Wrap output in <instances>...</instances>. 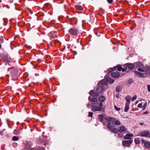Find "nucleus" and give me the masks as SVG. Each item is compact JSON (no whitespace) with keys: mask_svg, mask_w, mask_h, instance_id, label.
<instances>
[{"mask_svg":"<svg viewBox=\"0 0 150 150\" xmlns=\"http://www.w3.org/2000/svg\"><path fill=\"white\" fill-rule=\"evenodd\" d=\"M12 69V70L11 71L10 75L11 77V80L12 81H15L18 79L19 76V71L18 68L16 67H11L8 68V71Z\"/></svg>","mask_w":150,"mask_h":150,"instance_id":"f257e3e1","label":"nucleus"},{"mask_svg":"<svg viewBox=\"0 0 150 150\" xmlns=\"http://www.w3.org/2000/svg\"><path fill=\"white\" fill-rule=\"evenodd\" d=\"M107 127L110 131L115 134H117V132H126L127 131V129L124 126H121L120 127V129H117L116 127H112L110 123L107 124Z\"/></svg>","mask_w":150,"mask_h":150,"instance_id":"f03ea898","label":"nucleus"},{"mask_svg":"<svg viewBox=\"0 0 150 150\" xmlns=\"http://www.w3.org/2000/svg\"><path fill=\"white\" fill-rule=\"evenodd\" d=\"M105 100V97L103 96H101L98 98V100L100 103H98V105H99V107L96 106H93V108L91 109L92 111L93 112L100 111H101L103 106V104L102 102H103Z\"/></svg>","mask_w":150,"mask_h":150,"instance_id":"7ed1b4c3","label":"nucleus"},{"mask_svg":"<svg viewBox=\"0 0 150 150\" xmlns=\"http://www.w3.org/2000/svg\"><path fill=\"white\" fill-rule=\"evenodd\" d=\"M104 119L106 120V123H110L112 127H115L116 125H120V121L118 120H116L115 118L108 117L105 118Z\"/></svg>","mask_w":150,"mask_h":150,"instance_id":"20e7f679","label":"nucleus"},{"mask_svg":"<svg viewBox=\"0 0 150 150\" xmlns=\"http://www.w3.org/2000/svg\"><path fill=\"white\" fill-rule=\"evenodd\" d=\"M88 100L89 101L92 102V103H89L87 105V106L88 108H90L93 106H96L95 105H98V100L96 98L91 97L89 96L88 98Z\"/></svg>","mask_w":150,"mask_h":150,"instance_id":"39448f33","label":"nucleus"},{"mask_svg":"<svg viewBox=\"0 0 150 150\" xmlns=\"http://www.w3.org/2000/svg\"><path fill=\"white\" fill-rule=\"evenodd\" d=\"M105 79L106 81L102 80L100 81V84L101 85L105 86L107 85V82H109V83L111 84L113 83L115 81L114 80L112 79L109 76H108V74L105 76Z\"/></svg>","mask_w":150,"mask_h":150,"instance_id":"423d86ee","label":"nucleus"},{"mask_svg":"<svg viewBox=\"0 0 150 150\" xmlns=\"http://www.w3.org/2000/svg\"><path fill=\"white\" fill-rule=\"evenodd\" d=\"M8 56L9 55L8 54H7L5 55H2L0 56L1 58V60L5 63L6 65L8 64L9 62Z\"/></svg>","mask_w":150,"mask_h":150,"instance_id":"0eeeda50","label":"nucleus"},{"mask_svg":"<svg viewBox=\"0 0 150 150\" xmlns=\"http://www.w3.org/2000/svg\"><path fill=\"white\" fill-rule=\"evenodd\" d=\"M139 136L150 138V132L148 130H143L140 132Z\"/></svg>","mask_w":150,"mask_h":150,"instance_id":"6e6552de","label":"nucleus"},{"mask_svg":"<svg viewBox=\"0 0 150 150\" xmlns=\"http://www.w3.org/2000/svg\"><path fill=\"white\" fill-rule=\"evenodd\" d=\"M133 142V140H123L122 141V145L123 146L129 147Z\"/></svg>","mask_w":150,"mask_h":150,"instance_id":"1a4fd4ad","label":"nucleus"},{"mask_svg":"<svg viewBox=\"0 0 150 150\" xmlns=\"http://www.w3.org/2000/svg\"><path fill=\"white\" fill-rule=\"evenodd\" d=\"M122 66V65H117L116 66L114 67V68L115 69V70L117 69L118 71H122V72H124L126 71L127 68L125 67L123 68Z\"/></svg>","mask_w":150,"mask_h":150,"instance_id":"9d476101","label":"nucleus"},{"mask_svg":"<svg viewBox=\"0 0 150 150\" xmlns=\"http://www.w3.org/2000/svg\"><path fill=\"white\" fill-rule=\"evenodd\" d=\"M122 66L124 67H125V68H127V69L128 68L129 70H132L135 67L133 64L130 63H128L125 64L123 65H122Z\"/></svg>","mask_w":150,"mask_h":150,"instance_id":"9b49d317","label":"nucleus"},{"mask_svg":"<svg viewBox=\"0 0 150 150\" xmlns=\"http://www.w3.org/2000/svg\"><path fill=\"white\" fill-rule=\"evenodd\" d=\"M78 32V30L74 27L71 28L69 30V33L71 35H76Z\"/></svg>","mask_w":150,"mask_h":150,"instance_id":"f8f14e48","label":"nucleus"},{"mask_svg":"<svg viewBox=\"0 0 150 150\" xmlns=\"http://www.w3.org/2000/svg\"><path fill=\"white\" fill-rule=\"evenodd\" d=\"M142 143L144 144V147L147 149L150 148V142L146 141L143 139L141 140Z\"/></svg>","mask_w":150,"mask_h":150,"instance_id":"ddd939ff","label":"nucleus"},{"mask_svg":"<svg viewBox=\"0 0 150 150\" xmlns=\"http://www.w3.org/2000/svg\"><path fill=\"white\" fill-rule=\"evenodd\" d=\"M89 94L91 96L93 97H97L99 96L98 93L96 92V91L95 92L93 90L90 91Z\"/></svg>","mask_w":150,"mask_h":150,"instance_id":"4468645a","label":"nucleus"},{"mask_svg":"<svg viewBox=\"0 0 150 150\" xmlns=\"http://www.w3.org/2000/svg\"><path fill=\"white\" fill-rule=\"evenodd\" d=\"M104 86L101 85V86H100L97 87L96 91L99 95V94L103 92V90L104 89Z\"/></svg>","mask_w":150,"mask_h":150,"instance_id":"2eb2a0df","label":"nucleus"},{"mask_svg":"<svg viewBox=\"0 0 150 150\" xmlns=\"http://www.w3.org/2000/svg\"><path fill=\"white\" fill-rule=\"evenodd\" d=\"M133 135L131 134L127 133L124 136V139H129V140H132L131 137H133Z\"/></svg>","mask_w":150,"mask_h":150,"instance_id":"dca6fc26","label":"nucleus"},{"mask_svg":"<svg viewBox=\"0 0 150 150\" xmlns=\"http://www.w3.org/2000/svg\"><path fill=\"white\" fill-rule=\"evenodd\" d=\"M134 72L135 75L136 76H139V77L143 78L145 77V76H144V74L142 73L137 71H134Z\"/></svg>","mask_w":150,"mask_h":150,"instance_id":"f3484780","label":"nucleus"},{"mask_svg":"<svg viewBox=\"0 0 150 150\" xmlns=\"http://www.w3.org/2000/svg\"><path fill=\"white\" fill-rule=\"evenodd\" d=\"M120 75L118 72H112L111 73V76L113 78L118 77Z\"/></svg>","mask_w":150,"mask_h":150,"instance_id":"a211bd4d","label":"nucleus"},{"mask_svg":"<svg viewBox=\"0 0 150 150\" xmlns=\"http://www.w3.org/2000/svg\"><path fill=\"white\" fill-rule=\"evenodd\" d=\"M50 139H48L47 138H45L43 140L42 143L43 145L45 146L49 142Z\"/></svg>","mask_w":150,"mask_h":150,"instance_id":"6ab92c4d","label":"nucleus"},{"mask_svg":"<svg viewBox=\"0 0 150 150\" xmlns=\"http://www.w3.org/2000/svg\"><path fill=\"white\" fill-rule=\"evenodd\" d=\"M24 146L25 148L28 149H30L31 147V144L27 141L25 142L24 144Z\"/></svg>","mask_w":150,"mask_h":150,"instance_id":"aec40b11","label":"nucleus"},{"mask_svg":"<svg viewBox=\"0 0 150 150\" xmlns=\"http://www.w3.org/2000/svg\"><path fill=\"white\" fill-rule=\"evenodd\" d=\"M74 7L76 10L79 11H82L83 9V7L79 5H75Z\"/></svg>","mask_w":150,"mask_h":150,"instance_id":"412c9836","label":"nucleus"},{"mask_svg":"<svg viewBox=\"0 0 150 150\" xmlns=\"http://www.w3.org/2000/svg\"><path fill=\"white\" fill-rule=\"evenodd\" d=\"M122 88V86L121 85H120L117 86L116 88L115 91H116L118 93L119 92H121Z\"/></svg>","mask_w":150,"mask_h":150,"instance_id":"4be33fe9","label":"nucleus"},{"mask_svg":"<svg viewBox=\"0 0 150 150\" xmlns=\"http://www.w3.org/2000/svg\"><path fill=\"white\" fill-rule=\"evenodd\" d=\"M137 63L136 65V68L138 67L142 68L144 67V65L142 64L141 62H136Z\"/></svg>","mask_w":150,"mask_h":150,"instance_id":"5701e85b","label":"nucleus"},{"mask_svg":"<svg viewBox=\"0 0 150 150\" xmlns=\"http://www.w3.org/2000/svg\"><path fill=\"white\" fill-rule=\"evenodd\" d=\"M104 116L103 114H100L98 116V119L101 122H102L103 120Z\"/></svg>","mask_w":150,"mask_h":150,"instance_id":"b1692460","label":"nucleus"},{"mask_svg":"<svg viewBox=\"0 0 150 150\" xmlns=\"http://www.w3.org/2000/svg\"><path fill=\"white\" fill-rule=\"evenodd\" d=\"M134 141L135 143L137 144H139L140 143V141L139 138H135L134 139Z\"/></svg>","mask_w":150,"mask_h":150,"instance_id":"393cba45","label":"nucleus"},{"mask_svg":"<svg viewBox=\"0 0 150 150\" xmlns=\"http://www.w3.org/2000/svg\"><path fill=\"white\" fill-rule=\"evenodd\" d=\"M129 109V105H128L127 104H125V106L124 108V111L127 112Z\"/></svg>","mask_w":150,"mask_h":150,"instance_id":"a878e982","label":"nucleus"},{"mask_svg":"<svg viewBox=\"0 0 150 150\" xmlns=\"http://www.w3.org/2000/svg\"><path fill=\"white\" fill-rule=\"evenodd\" d=\"M143 68H144V70L145 71H147L150 69V66L148 65L145 66Z\"/></svg>","mask_w":150,"mask_h":150,"instance_id":"bb28decb","label":"nucleus"},{"mask_svg":"<svg viewBox=\"0 0 150 150\" xmlns=\"http://www.w3.org/2000/svg\"><path fill=\"white\" fill-rule=\"evenodd\" d=\"M13 133L15 135H17L20 134V132L17 129H15L13 131Z\"/></svg>","mask_w":150,"mask_h":150,"instance_id":"cd10ccee","label":"nucleus"},{"mask_svg":"<svg viewBox=\"0 0 150 150\" xmlns=\"http://www.w3.org/2000/svg\"><path fill=\"white\" fill-rule=\"evenodd\" d=\"M115 70V69L114 68V67L113 68H109L108 70V74L111 72L112 71H113Z\"/></svg>","mask_w":150,"mask_h":150,"instance_id":"c85d7f7f","label":"nucleus"},{"mask_svg":"<svg viewBox=\"0 0 150 150\" xmlns=\"http://www.w3.org/2000/svg\"><path fill=\"white\" fill-rule=\"evenodd\" d=\"M144 29L143 28H139V30L137 31V33H139L141 35L142 33L143 32Z\"/></svg>","mask_w":150,"mask_h":150,"instance_id":"c756f323","label":"nucleus"},{"mask_svg":"<svg viewBox=\"0 0 150 150\" xmlns=\"http://www.w3.org/2000/svg\"><path fill=\"white\" fill-rule=\"evenodd\" d=\"M4 36H0V43H3L4 40Z\"/></svg>","mask_w":150,"mask_h":150,"instance_id":"7c9ffc66","label":"nucleus"},{"mask_svg":"<svg viewBox=\"0 0 150 150\" xmlns=\"http://www.w3.org/2000/svg\"><path fill=\"white\" fill-rule=\"evenodd\" d=\"M19 139L18 137L16 136H14L12 138V140L13 141H17Z\"/></svg>","mask_w":150,"mask_h":150,"instance_id":"2f4dec72","label":"nucleus"},{"mask_svg":"<svg viewBox=\"0 0 150 150\" xmlns=\"http://www.w3.org/2000/svg\"><path fill=\"white\" fill-rule=\"evenodd\" d=\"M134 82V80L132 78H131L129 79L128 81V83H129L131 84Z\"/></svg>","mask_w":150,"mask_h":150,"instance_id":"473e14b6","label":"nucleus"},{"mask_svg":"<svg viewBox=\"0 0 150 150\" xmlns=\"http://www.w3.org/2000/svg\"><path fill=\"white\" fill-rule=\"evenodd\" d=\"M147 106V102H145L144 104L142 107V110H144Z\"/></svg>","mask_w":150,"mask_h":150,"instance_id":"72a5a7b5","label":"nucleus"},{"mask_svg":"<svg viewBox=\"0 0 150 150\" xmlns=\"http://www.w3.org/2000/svg\"><path fill=\"white\" fill-rule=\"evenodd\" d=\"M120 133H118V136L119 137L121 138L123 137V134H122V132Z\"/></svg>","mask_w":150,"mask_h":150,"instance_id":"f704fd0d","label":"nucleus"},{"mask_svg":"<svg viewBox=\"0 0 150 150\" xmlns=\"http://www.w3.org/2000/svg\"><path fill=\"white\" fill-rule=\"evenodd\" d=\"M93 114V112H89L88 116V117H92Z\"/></svg>","mask_w":150,"mask_h":150,"instance_id":"c9c22d12","label":"nucleus"},{"mask_svg":"<svg viewBox=\"0 0 150 150\" xmlns=\"http://www.w3.org/2000/svg\"><path fill=\"white\" fill-rule=\"evenodd\" d=\"M137 70L139 71L142 72H144V71H145L144 70V69H142V68H138L137 69Z\"/></svg>","mask_w":150,"mask_h":150,"instance_id":"e433bc0d","label":"nucleus"},{"mask_svg":"<svg viewBox=\"0 0 150 150\" xmlns=\"http://www.w3.org/2000/svg\"><path fill=\"white\" fill-rule=\"evenodd\" d=\"M90 20L91 21H92L93 20V21H94V18L93 16V15L91 14H90Z\"/></svg>","mask_w":150,"mask_h":150,"instance_id":"4c0bfd02","label":"nucleus"},{"mask_svg":"<svg viewBox=\"0 0 150 150\" xmlns=\"http://www.w3.org/2000/svg\"><path fill=\"white\" fill-rule=\"evenodd\" d=\"M71 45L70 44H67V47L68 48V49H70V51L71 52H72V49H70V47L71 46Z\"/></svg>","mask_w":150,"mask_h":150,"instance_id":"58836bf2","label":"nucleus"},{"mask_svg":"<svg viewBox=\"0 0 150 150\" xmlns=\"http://www.w3.org/2000/svg\"><path fill=\"white\" fill-rule=\"evenodd\" d=\"M130 99H128L126 100V102L125 103V104H127L128 105H129L130 103Z\"/></svg>","mask_w":150,"mask_h":150,"instance_id":"ea45409f","label":"nucleus"},{"mask_svg":"<svg viewBox=\"0 0 150 150\" xmlns=\"http://www.w3.org/2000/svg\"><path fill=\"white\" fill-rule=\"evenodd\" d=\"M114 108L115 109L118 111H119L120 109V108H118L116 105H114Z\"/></svg>","mask_w":150,"mask_h":150,"instance_id":"a19ab883","label":"nucleus"},{"mask_svg":"<svg viewBox=\"0 0 150 150\" xmlns=\"http://www.w3.org/2000/svg\"><path fill=\"white\" fill-rule=\"evenodd\" d=\"M137 98V96L136 95L134 96L132 98V101H133L135 100Z\"/></svg>","mask_w":150,"mask_h":150,"instance_id":"79ce46f5","label":"nucleus"},{"mask_svg":"<svg viewBox=\"0 0 150 150\" xmlns=\"http://www.w3.org/2000/svg\"><path fill=\"white\" fill-rule=\"evenodd\" d=\"M38 150H45V148L43 146L40 147Z\"/></svg>","mask_w":150,"mask_h":150,"instance_id":"37998d69","label":"nucleus"},{"mask_svg":"<svg viewBox=\"0 0 150 150\" xmlns=\"http://www.w3.org/2000/svg\"><path fill=\"white\" fill-rule=\"evenodd\" d=\"M108 3L110 4H111L113 2V0H107Z\"/></svg>","mask_w":150,"mask_h":150,"instance_id":"c03bdc74","label":"nucleus"},{"mask_svg":"<svg viewBox=\"0 0 150 150\" xmlns=\"http://www.w3.org/2000/svg\"><path fill=\"white\" fill-rule=\"evenodd\" d=\"M13 146L14 148H16L17 146V144L16 142L14 143H13Z\"/></svg>","mask_w":150,"mask_h":150,"instance_id":"a18cd8bd","label":"nucleus"},{"mask_svg":"<svg viewBox=\"0 0 150 150\" xmlns=\"http://www.w3.org/2000/svg\"><path fill=\"white\" fill-rule=\"evenodd\" d=\"M142 103H139L138 105H137V107H138V108H142Z\"/></svg>","mask_w":150,"mask_h":150,"instance_id":"49530a36","label":"nucleus"},{"mask_svg":"<svg viewBox=\"0 0 150 150\" xmlns=\"http://www.w3.org/2000/svg\"><path fill=\"white\" fill-rule=\"evenodd\" d=\"M147 87L148 91L149 92H150V85L148 84Z\"/></svg>","mask_w":150,"mask_h":150,"instance_id":"de8ad7c7","label":"nucleus"},{"mask_svg":"<svg viewBox=\"0 0 150 150\" xmlns=\"http://www.w3.org/2000/svg\"><path fill=\"white\" fill-rule=\"evenodd\" d=\"M105 108H106L105 106H103V107H102V111L103 112H105Z\"/></svg>","mask_w":150,"mask_h":150,"instance_id":"09e8293b","label":"nucleus"},{"mask_svg":"<svg viewBox=\"0 0 150 150\" xmlns=\"http://www.w3.org/2000/svg\"><path fill=\"white\" fill-rule=\"evenodd\" d=\"M148 113H149L147 111H146L144 112L143 114H145V115H147V114H148Z\"/></svg>","mask_w":150,"mask_h":150,"instance_id":"8fccbe9b","label":"nucleus"},{"mask_svg":"<svg viewBox=\"0 0 150 150\" xmlns=\"http://www.w3.org/2000/svg\"><path fill=\"white\" fill-rule=\"evenodd\" d=\"M71 47L73 48V47H74V48H75V49H76V46H74V44L72 45H71Z\"/></svg>","mask_w":150,"mask_h":150,"instance_id":"3c124183","label":"nucleus"},{"mask_svg":"<svg viewBox=\"0 0 150 150\" xmlns=\"http://www.w3.org/2000/svg\"><path fill=\"white\" fill-rule=\"evenodd\" d=\"M3 134V132L2 130L0 131V135H2Z\"/></svg>","mask_w":150,"mask_h":150,"instance_id":"603ef678","label":"nucleus"},{"mask_svg":"<svg viewBox=\"0 0 150 150\" xmlns=\"http://www.w3.org/2000/svg\"><path fill=\"white\" fill-rule=\"evenodd\" d=\"M30 150H38V149H35L34 148H32L30 149Z\"/></svg>","mask_w":150,"mask_h":150,"instance_id":"864d4df0","label":"nucleus"},{"mask_svg":"<svg viewBox=\"0 0 150 150\" xmlns=\"http://www.w3.org/2000/svg\"><path fill=\"white\" fill-rule=\"evenodd\" d=\"M139 124L141 125H142L144 124V123L143 122H140Z\"/></svg>","mask_w":150,"mask_h":150,"instance_id":"5fc2aeb1","label":"nucleus"},{"mask_svg":"<svg viewBox=\"0 0 150 150\" xmlns=\"http://www.w3.org/2000/svg\"><path fill=\"white\" fill-rule=\"evenodd\" d=\"M106 122H105L104 121L103 122V125H106Z\"/></svg>","mask_w":150,"mask_h":150,"instance_id":"6e6d98bb","label":"nucleus"},{"mask_svg":"<svg viewBox=\"0 0 150 150\" xmlns=\"http://www.w3.org/2000/svg\"><path fill=\"white\" fill-rule=\"evenodd\" d=\"M146 72L145 73V74L146 75H147L148 74V71H145Z\"/></svg>","mask_w":150,"mask_h":150,"instance_id":"4d7b16f0","label":"nucleus"},{"mask_svg":"<svg viewBox=\"0 0 150 150\" xmlns=\"http://www.w3.org/2000/svg\"><path fill=\"white\" fill-rule=\"evenodd\" d=\"M119 95L118 94H117L116 95V97L117 98H119Z\"/></svg>","mask_w":150,"mask_h":150,"instance_id":"13d9d810","label":"nucleus"},{"mask_svg":"<svg viewBox=\"0 0 150 150\" xmlns=\"http://www.w3.org/2000/svg\"><path fill=\"white\" fill-rule=\"evenodd\" d=\"M65 48H66V47L64 46V48L62 49V51H63V50L65 49Z\"/></svg>","mask_w":150,"mask_h":150,"instance_id":"bf43d9fd","label":"nucleus"},{"mask_svg":"<svg viewBox=\"0 0 150 150\" xmlns=\"http://www.w3.org/2000/svg\"><path fill=\"white\" fill-rule=\"evenodd\" d=\"M1 43H0V49L1 48V47H2V45H1Z\"/></svg>","mask_w":150,"mask_h":150,"instance_id":"052dcab7","label":"nucleus"},{"mask_svg":"<svg viewBox=\"0 0 150 150\" xmlns=\"http://www.w3.org/2000/svg\"><path fill=\"white\" fill-rule=\"evenodd\" d=\"M10 1L11 3H13V0H10Z\"/></svg>","mask_w":150,"mask_h":150,"instance_id":"680f3d73","label":"nucleus"},{"mask_svg":"<svg viewBox=\"0 0 150 150\" xmlns=\"http://www.w3.org/2000/svg\"><path fill=\"white\" fill-rule=\"evenodd\" d=\"M138 102V101H137L135 102V105H136Z\"/></svg>","mask_w":150,"mask_h":150,"instance_id":"e2e57ef3","label":"nucleus"},{"mask_svg":"<svg viewBox=\"0 0 150 150\" xmlns=\"http://www.w3.org/2000/svg\"><path fill=\"white\" fill-rule=\"evenodd\" d=\"M6 76H7L8 77H9V74H7L6 75Z\"/></svg>","mask_w":150,"mask_h":150,"instance_id":"0e129e2a","label":"nucleus"},{"mask_svg":"<svg viewBox=\"0 0 150 150\" xmlns=\"http://www.w3.org/2000/svg\"><path fill=\"white\" fill-rule=\"evenodd\" d=\"M5 130V129H4L3 130H2V131H3V132H4V131Z\"/></svg>","mask_w":150,"mask_h":150,"instance_id":"69168bd1","label":"nucleus"},{"mask_svg":"<svg viewBox=\"0 0 150 150\" xmlns=\"http://www.w3.org/2000/svg\"><path fill=\"white\" fill-rule=\"evenodd\" d=\"M97 34H98V33H96V35H97Z\"/></svg>","mask_w":150,"mask_h":150,"instance_id":"338daca9","label":"nucleus"},{"mask_svg":"<svg viewBox=\"0 0 150 150\" xmlns=\"http://www.w3.org/2000/svg\"><path fill=\"white\" fill-rule=\"evenodd\" d=\"M149 76H150V71H149Z\"/></svg>","mask_w":150,"mask_h":150,"instance_id":"774afa93","label":"nucleus"}]
</instances>
